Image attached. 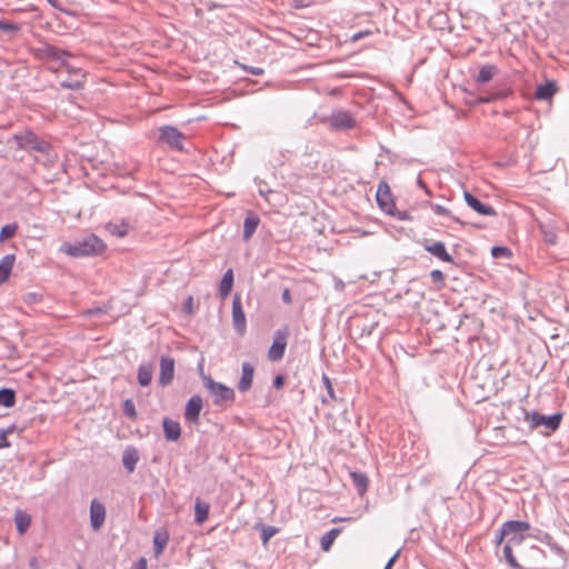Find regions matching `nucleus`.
Segmentation results:
<instances>
[{
  "mask_svg": "<svg viewBox=\"0 0 569 569\" xmlns=\"http://www.w3.org/2000/svg\"><path fill=\"white\" fill-rule=\"evenodd\" d=\"M531 529L528 521L509 520L506 521L497 536L496 545L499 546L506 540L503 555L507 562L517 568L518 562L513 556L512 548L520 546L526 538V533Z\"/></svg>",
  "mask_w": 569,
  "mask_h": 569,
  "instance_id": "1",
  "label": "nucleus"
},
{
  "mask_svg": "<svg viewBox=\"0 0 569 569\" xmlns=\"http://www.w3.org/2000/svg\"><path fill=\"white\" fill-rule=\"evenodd\" d=\"M107 250V243L94 233H90L74 242H63L60 251L71 258L101 256Z\"/></svg>",
  "mask_w": 569,
  "mask_h": 569,
  "instance_id": "2",
  "label": "nucleus"
},
{
  "mask_svg": "<svg viewBox=\"0 0 569 569\" xmlns=\"http://www.w3.org/2000/svg\"><path fill=\"white\" fill-rule=\"evenodd\" d=\"M204 386L210 392L213 403L218 407L226 408L234 402V390L223 383L217 382L210 377H204Z\"/></svg>",
  "mask_w": 569,
  "mask_h": 569,
  "instance_id": "3",
  "label": "nucleus"
},
{
  "mask_svg": "<svg viewBox=\"0 0 569 569\" xmlns=\"http://www.w3.org/2000/svg\"><path fill=\"white\" fill-rule=\"evenodd\" d=\"M561 419V413H555L552 416H543L536 411H526L525 413V421L529 423L531 429L543 426L550 431H556L560 426Z\"/></svg>",
  "mask_w": 569,
  "mask_h": 569,
  "instance_id": "4",
  "label": "nucleus"
},
{
  "mask_svg": "<svg viewBox=\"0 0 569 569\" xmlns=\"http://www.w3.org/2000/svg\"><path fill=\"white\" fill-rule=\"evenodd\" d=\"M12 140L16 142L18 149L26 151L46 152L49 147L47 142L40 140L31 131H24L22 133L14 134Z\"/></svg>",
  "mask_w": 569,
  "mask_h": 569,
  "instance_id": "5",
  "label": "nucleus"
},
{
  "mask_svg": "<svg viewBox=\"0 0 569 569\" xmlns=\"http://www.w3.org/2000/svg\"><path fill=\"white\" fill-rule=\"evenodd\" d=\"M159 140L176 150H182L183 134L174 127L164 126L159 129Z\"/></svg>",
  "mask_w": 569,
  "mask_h": 569,
  "instance_id": "6",
  "label": "nucleus"
},
{
  "mask_svg": "<svg viewBox=\"0 0 569 569\" xmlns=\"http://www.w3.org/2000/svg\"><path fill=\"white\" fill-rule=\"evenodd\" d=\"M288 329L278 330L274 333L273 342L268 351L271 361L280 360L287 347Z\"/></svg>",
  "mask_w": 569,
  "mask_h": 569,
  "instance_id": "7",
  "label": "nucleus"
},
{
  "mask_svg": "<svg viewBox=\"0 0 569 569\" xmlns=\"http://www.w3.org/2000/svg\"><path fill=\"white\" fill-rule=\"evenodd\" d=\"M232 325L234 330L243 336L247 329V319L244 311L242 309L241 298L239 295L233 297L232 301Z\"/></svg>",
  "mask_w": 569,
  "mask_h": 569,
  "instance_id": "8",
  "label": "nucleus"
},
{
  "mask_svg": "<svg viewBox=\"0 0 569 569\" xmlns=\"http://www.w3.org/2000/svg\"><path fill=\"white\" fill-rule=\"evenodd\" d=\"M376 199H377L378 206L380 207V209L382 211H385L389 214L393 213V211L396 209V204H395L390 188L386 182H381L378 186Z\"/></svg>",
  "mask_w": 569,
  "mask_h": 569,
  "instance_id": "9",
  "label": "nucleus"
},
{
  "mask_svg": "<svg viewBox=\"0 0 569 569\" xmlns=\"http://www.w3.org/2000/svg\"><path fill=\"white\" fill-rule=\"evenodd\" d=\"M202 410V398L198 395L192 396L186 405L184 418L188 422L198 423Z\"/></svg>",
  "mask_w": 569,
  "mask_h": 569,
  "instance_id": "10",
  "label": "nucleus"
},
{
  "mask_svg": "<svg viewBox=\"0 0 569 569\" xmlns=\"http://www.w3.org/2000/svg\"><path fill=\"white\" fill-rule=\"evenodd\" d=\"M106 519V508L98 500H92L90 506V522L93 530H99Z\"/></svg>",
  "mask_w": 569,
  "mask_h": 569,
  "instance_id": "11",
  "label": "nucleus"
},
{
  "mask_svg": "<svg viewBox=\"0 0 569 569\" xmlns=\"http://www.w3.org/2000/svg\"><path fill=\"white\" fill-rule=\"evenodd\" d=\"M174 376V360L172 358L163 357L160 361L159 383L162 386L169 385Z\"/></svg>",
  "mask_w": 569,
  "mask_h": 569,
  "instance_id": "12",
  "label": "nucleus"
},
{
  "mask_svg": "<svg viewBox=\"0 0 569 569\" xmlns=\"http://www.w3.org/2000/svg\"><path fill=\"white\" fill-rule=\"evenodd\" d=\"M254 368L249 362L242 365L241 378L238 382V389L241 392H247L253 382Z\"/></svg>",
  "mask_w": 569,
  "mask_h": 569,
  "instance_id": "13",
  "label": "nucleus"
},
{
  "mask_svg": "<svg viewBox=\"0 0 569 569\" xmlns=\"http://www.w3.org/2000/svg\"><path fill=\"white\" fill-rule=\"evenodd\" d=\"M465 200L469 207L482 216H496L497 212L490 206L481 203L476 197L469 192H465Z\"/></svg>",
  "mask_w": 569,
  "mask_h": 569,
  "instance_id": "14",
  "label": "nucleus"
},
{
  "mask_svg": "<svg viewBox=\"0 0 569 569\" xmlns=\"http://www.w3.org/2000/svg\"><path fill=\"white\" fill-rule=\"evenodd\" d=\"M425 249L432 256L440 259L441 261L452 262V257L448 253L445 244L440 241L432 242V243L426 242Z\"/></svg>",
  "mask_w": 569,
  "mask_h": 569,
  "instance_id": "15",
  "label": "nucleus"
},
{
  "mask_svg": "<svg viewBox=\"0 0 569 569\" xmlns=\"http://www.w3.org/2000/svg\"><path fill=\"white\" fill-rule=\"evenodd\" d=\"M164 437L169 441H177L181 435L180 423L169 418H164L163 422Z\"/></svg>",
  "mask_w": 569,
  "mask_h": 569,
  "instance_id": "16",
  "label": "nucleus"
},
{
  "mask_svg": "<svg viewBox=\"0 0 569 569\" xmlns=\"http://www.w3.org/2000/svg\"><path fill=\"white\" fill-rule=\"evenodd\" d=\"M14 262V254H7L0 260V284L4 283L9 279Z\"/></svg>",
  "mask_w": 569,
  "mask_h": 569,
  "instance_id": "17",
  "label": "nucleus"
},
{
  "mask_svg": "<svg viewBox=\"0 0 569 569\" xmlns=\"http://www.w3.org/2000/svg\"><path fill=\"white\" fill-rule=\"evenodd\" d=\"M106 230L119 238L126 237L130 230V226L126 221H112L106 224Z\"/></svg>",
  "mask_w": 569,
  "mask_h": 569,
  "instance_id": "18",
  "label": "nucleus"
},
{
  "mask_svg": "<svg viewBox=\"0 0 569 569\" xmlns=\"http://www.w3.org/2000/svg\"><path fill=\"white\" fill-rule=\"evenodd\" d=\"M169 542V533L167 530H158L153 536L154 555L159 557Z\"/></svg>",
  "mask_w": 569,
  "mask_h": 569,
  "instance_id": "19",
  "label": "nucleus"
},
{
  "mask_svg": "<svg viewBox=\"0 0 569 569\" xmlns=\"http://www.w3.org/2000/svg\"><path fill=\"white\" fill-rule=\"evenodd\" d=\"M210 506L208 502L197 499L194 505V521L202 525L209 517Z\"/></svg>",
  "mask_w": 569,
  "mask_h": 569,
  "instance_id": "20",
  "label": "nucleus"
},
{
  "mask_svg": "<svg viewBox=\"0 0 569 569\" xmlns=\"http://www.w3.org/2000/svg\"><path fill=\"white\" fill-rule=\"evenodd\" d=\"M138 460H139V457H138L136 449L128 448L124 450L123 456H122V462H123L124 468L129 472L134 471Z\"/></svg>",
  "mask_w": 569,
  "mask_h": 569,
  "instance_id": "21",
  "label": "nucleus"
},
{
  "mask_svg": "<svg viewBox=\"0 0 569 569\" xmlns=\"http://www.w3.org/2000/svg\"><path fill=\"white\" fill-rule=\"evenodd\" d=\"M232 286H233V271H232V269H228L226 271V273L223 274L221 282H220V287H219L220 296L222 298L228 297L232 290Z\"/></svg>",
  "mask_w": 569,
  "mask_h": 569,
  "instance_id": "22",
  "label": "nucleus"
},
{
  "mask_svg": "<svg viewBox=\"0 0 569 569\" xmlns=\"http://www.w3.org/2000/svg\"><path fill=\"white\" fill-rule=\"evenodd\" d=\"M30 522H31V518L27 512H24L22 510L16 511L14 523H16L17 530L20 535H23L27 531V529L30 526Z\"/></svg>",
  "mask_w": 569,
  "mask_h": 569,
  "instance_id": "23",
  "label": "nucleus"
},
{
  "mask_svg": "<svg viewBox=\"0 0 569 569\" xmlns=\"http://www.w3.org/2000/svg\"><path fill=\"white\" fill-rule=\"evenodd\" d=\"M556 83L550 81L537 88L536 98L540 100H548L556 93Z\"/></svg>",
  "mask_w": 569,
  "mask_h": 569,
  "instance_id": "24",
  "label": "nucleus"
},
{
  "mask_svg": "<svg viewBox=\"0 0 569 569\" xmlns=\"http://www.w3.org/2000/svg\"><path fill=\"white\" fill-rule=\"evenodd\" d=\"M258 224H259V218L254 214H250L244 219L243 238L246 240L251 238V236L254 233Z\"/></svg>",
  "mask_w": 569,
  "mask_h": 569,
  "instance_id": "25",
  "label": "nucleus"
},
{
  "mask_svg": "<svg viewBox=\"0 0 569 569\" xmlns=\"http://www.w3.org/2000/svg\"><path fill=\"white\" fill-rule=\"evenodd\" d=\"M341 529L335 528L321 537L320 545L323 551H329L336 538L340 535Z\"/></svg>",
  "mask_w": 569,
  "mask_h": 569,
  "instance_id": "26",
  "label": "nucleus"
},
{
  "mask_svg": "<svg viewBox=\"0 0 569 569\" xmlns=\"http://www.w3.org/2000/svg\"><path fill=\"white\" fill-rule=\"evenodd\" d=\"M350 477L359 493L365 495L369 483L367 476L360 472H351Z\"/></svg>",
  "mask_w": 569,
  "mask_h": 569,
  "instance_id": "27",
  "label": "nucleus"
},
{
  "mask_svg": "<svg viewBox=\"0 0 569 569\" xmlns=\"http://www.w3.org/2000/svg\"><path fill=\"white\" fill-rule=\"evenodd\" d=\"M152 380V368L151 366H140L138 370V381L142 387H147Z\"/></svg>",
  "mask_w": 569,
  "mask_h": 569,
  "instance_id": "28",
  "label": "nucleus"
},
{
  "mask_svg": "<svg viewBox=\"0 0 569 569\" xmlns=\"http://www.w3.org/2000/svg\"><path fill=\"white\" fill-rule=\"evenodd\" d=\"M16 402V393L12 389L3 388L0 390V405L10 408Z\"/></svg>",
  "mask_w": 569,
  "mask_h": 569,
  "instance_id": "29",
  "label": "nucleus"
},
{
  "mask_svg": "<svg viewBox=\"0 0 569 569\" xmlns=\"http://www.w3.org/2000/svg\"><path fill=\"white\" fill-rule=\"evenodd\" d=\"M496 73V68L493 66H483L478 74L477 80L481 83H486L492 79Z\"/></svg>",
  "mask_w": 569,
  "mask_h": 569,
  "instance_id": "30",
  "label": "nucleus"
},
{
  "mask_svg": "<svg viewBox=\"0 0 569 569\" xmlns=\"http://www.w3.org/2000/svg\"><path fill=\"white\" fill-rule=\"evenodd\" d=\"M335 123L343 128H352L355 124L353 119L347 112H339L335 116Z\"/></svg>",
  "mask_w": 569,
  "mask_h": 569,
  "instance_id": "31",
  "label": "nucleus"
},
{
  "mask_svg": "<svg viewBox=\"0 0 569 569\" xmlns=\"http://www.w3.org/2000/svg\"><path fill=\"white\" fill-rule=\"evenodd\" d=\"M18 231L17 223H9L1 228L0 230V242L6 241L7 239L12 238Z\"/></svg>",
  "mask_w": 569,
  "mask_h": 569,
  "instance_id": "32",
  "label": "nucleus"
},
{
  "mask_svg": "<svg viewBox=\"0 0 569 569\" xmlns=\"http://www.w3.org/2000/svg\"><path fill=\"white\" fill-rule=\"evenodd\" d=\"M76 76H77V79L74 81L61 82V86L64 88H68V89H73V90L81 88L83 84L84 73L82 72V70L79 69V70H76Z\"/></svg>",
  "mask_w": 569,
  "mask_h": 569,
  "instance_id": "33",
  "label": "nucleus"
},
{
  "mask_svg": "<svg viewBox=\"0 0 569 569\" xmlns=\"http://www.w3.org/2000/svg\"><path fill=\"white\" fill-rule=\"evenodd\" d=\"M16 427L11 426L7 429L0 430V449L9 448L10 442L8 441L7 437L11 435L14 431Z\"/></svg>",
  "mask_w": 569,
  "mask_h": 569,
  "instance_id": "34",
  "label": "nucleus"
},
{
  "mask_svg": "<svg viewBox=\"0 0 569 569\" xmlns=\"http://www.w3.org/2000/svg\"><path fill=\"white\" fill-rule=\"evenodd\" d=\"M123 411H124V415L131 419H136L137 418V411H136V407H134V403L132 400L130 399H127L124 402H123Z\"/></svg>",
  "mask_w": 569,
  "mask_h": 569,
  "instance_id": "35",
  "label": "nucleus"
},
{
  "mask_svg": "<svg viewBox=\"0 0 569 569\" xmlns=\"http://www.w3.org/2000/svg\"><path fill=\"white\" fill-rule=\"evenodd\" d=\"M277 532L278 529L274 527H263L261 531L262 543L266 546Z\"/></svg>",
  "mask_w": 569,
  "mask_h": 569,
  "instance_id": "36",
  "label": "nucleus"
},
{
  "mask_svg": "<svg viewBox=\"0 0 569 569\" xmlns=\"http://www.w3.org/2000/svg\"><path fill=\"white\" fill-rule=\"evenodd\" d=\"M47 54H48V57H51L53 59L61 60V61H63V57L69 56L67 52L61 51V50H59L57 48H53V47H49L47 49Z\"/></svg>",
  "mask_w": 569,
  "mask_h": 569,
  "instance_id": "37",
  "label": "nucleus"
},
{
  "mask_svg": "<svg viewBox=\"0 0 569 569\" xmlns=\"http://www.w3.org/2000/svg\"><path fill=\"white\" fill-rule=\"evenodd\" d=\"M182 309L183 311L187 313V315H192L194 312V300H193V297L192 296H189L184 302H183V306H182Z\"/></svg>",
  "mask_w": 569,
  "mask_h": 569,
  "instance_id": "38",
  "label": "nucleus"
},
{
  "mask_svg": "<svg viewBox=\"0 0 569 569\" xmlns=\"http://www.w3.org/2000/svg\"><path fill=\"white\" fill-rule=\"evenodd\" d=\"M541 230L543 232V239L546 242L551 243V244L556 243L557 234L553 230H551V229L547 230L542 226H541Z\"/></svg>",
  "mask_w": 569,
  "mask_h": 569,
  "instance_id": "39",
  "label": "nucleus"
},
{
  "mask_svg": "<svg viewBox=\"0 0 569 569\" xmlns=\"http://www.w3.org/2000/svg\"><path fill=\"white\" fill-rule=\"evenodd\" d=\"M431 279L437 282L440 287L445 286V276L440 270H432L430 272Z\"/></svg>",
  "mask_w": 569,
  "mask_h": 569,
  "instance_id": "40",
  "label": "nucleus"
},
{
  "mask_svg": "<svg viewBox=\"0 0 569 569\" xmlns=\"http://www.w3.org/2000/svg\"><path fill=\"white\" fill-rule=\"evenodd\" d=\"M491 253L495 258H498L501 256L508 257V256H510V250L506 247H493L491 250Z\"/></svg>",
  "mask_w": 569,
  "mask_h": 569,
  "instance_id": "41",
  "label": "nucleus"
},
{
  "mask_svg": "<svg viewBox=\"0 0 569 569\" xmlns=\"http://www.w3.org/2000/svg\"><path fill=\"white\" fill-rule=\"evenodd\" d=\"M431 209L438 216H449L450 214L449 210L446 209L445 207H442L441 204L433 203V204H431Z\"/></svg>",
  "mask_w": 569,
  "mask_h": 569,
  "instance_id": "42",
  "label": "nucleus"
},
{
  "mask_svg": "<svg viewBox=\"0 0 569 569\" xmlns=\"http://www.w3.org/2000/svg\"><path fill=\"white\" fill-rule=\"evenodd\" d=\"M322 382H323V385H325L329 396L331 398H335L333 387H332V383H331V380L329 379V377L323 375L322 376Z\"/></svg>",
  "mask_w": 569,
  "mask_h": 569,
  "instance_id": "43",
  "label": "nucleus"
},
{
  "mask_svg": "<svg viewBox=\"0 0 569 569\" xmlns=\"http://www.w3.org/2000/svg\"><path fill=\"white\" fill-rule=\"evenodd\" d=\"M19 28L14 23H10L3 20H0V30L3 31H17Z\"/></svg>",
  "mask_w": 569,
  "mask_h": 569,
  "instance_id": "44",
  "label": "nucleus"
},
{
  "mask_svg": "<svg viewBox=\"0 0 569 569\" xmlns=\"http://www.w3.org/2000/svg\"><path fill=\"white\" fill-rule=\"evenodd\" d=\"M41 300V296L37 292H29L24 297V301L28 303H36Z\"/></svg>",
  "mask_w": 569,
  "mask_h": 569,
  "instance_id": "45",
  "label": "nucleus"
},
{
  "mask_svg": "<svg viewBox=\"0 0 569 569\" xmlns=\"http://www.w3.org/2000/svg\"><path fill=\"white\" fill-rule=\"evenodd\" d=\"M282 300H283V302H284V303H287V305H290V303H291V301H292V300H291V295H290V290H289V289H284V290L282 291Z\"/></svg>",
  "mask_w": 569,
  "mask_h": 569,
  "instance_id": "46",
  "label": "nucleus"
},
{
  "mask_svg": "<svg viewBox=\"0 0 569 569\" xmlns=\"http://www.w3.org/2000/svg\"><path fill=\"white\" fill-rule=\"evenodd\" d=\"M283 383H284V378H283L282 376H280V375H279V376H277V377L274 378V380H273V386H274L277 389L282 388Z\"/></svg>",
  "mask_w": 569,
  "mask_h": 569,
  "instance_id": "47",
  "label": "nucleus"
},
{
  "mask_svg": "<svg viewBox=\"0 0 569 569\" xmlns=\"http://www.w3.org/2000/svg\"><path fill=\"white\" fill-rule=\"evenodd\" d=\"M398 556H399V552H397L393 557H391V558L389 559V561L387 562V565H386L385 569H391V568H392V566L395 565V562H396V560H397Z\"/></svg>",
  "mask_w": 569,
  "mask_h": 569,
  "instance_id": "48",
  "label": "nucleus"
},
{
  "mask_svg": "<svg viewBox=\"0 0 569 569\" xmlns=\"http://www.w3.org/2000/svg\"><path fill=\"white\" fill-rule=\"evenodd\" d=\"M370 34V31H363V32H359V33H356L352 36V40L353 41H357L366 36H369Z\"/></svg>",
  "mask_w": 569,
  "mask_h": 569,
  "instance_id": "49",
  "label": "nucleus"
},
{
  "mask_svg": "<svg viewBox=\"0 0 569 569\" xmlns=\"http://www.w3.org/2000/svg\"><path fill=\"white\" fill-rule=\"evenodd\" d=\"M417 183L421 189H423L426 191L427 194H430V190L428 189L427 184L421 179H418Z\"/></svg>",
  "mask_w": 569,
  "mask_h": 569,
  "instance_id": "50",
  "label": "nucleus"
},
{
  "mask_svg": "<svg viewBox=\"0 0 569 569\" xmlns=\"http://www.w3.org/2000/svg\"><path fill=\"white\" fill-rule=\"evenodd\" d=\"M138 565H139V567L141 569H146L147 568V561L143 558L139 560Z\"/></svg>",
  "mask_w": 569,
  "mask_h": 569,
  "instance_id": "51",
  "label": "nucleus"
},
{
  "mask_svg": "<svg viewBox=\"0 0 569 569\" xmlns=\"http://www.w3.org/2000/svg\"><path fill=\"white\" fill-rule=\"evenodd\" d=\"M252 74H261L263 71L260 68H253L250 70Z\"/></svg>",
  "mask_w": 569,
  "mask_h": 569,
  "instance_id": "52",
  "label": "nucleus"
},
{
  "mask_svg": "<svg viewBox=\"0 0 569 569\" xmlns=\"http://www.w3.org/2000/svg\"><path fill=\"white\" fill-rule=\"evenodd\" d=\"M51 6H53L54 8H59L58 4H57V1L56 0H48Z\"/></svg>",
  "mask_w": 569,
  "mask_h": 569,
  "instance_id": "53",
  "label": "nucleus"
},
{
  "mask_svg": "<svg viewBox=\"0 0 569 569\" xmlns=\"http://www.w3.org/2000/svg\"><path fill=\"white\" fill-rule=\"evenodd\" d=\"M343 519H340V518H335L332 521L333 522H337V521H342Z\"/></svg>",
  "mask_w": 569,
  "mask_h": 569,
  "instance_id": "54",
  "label": "nucleus"
}]
</instances>
